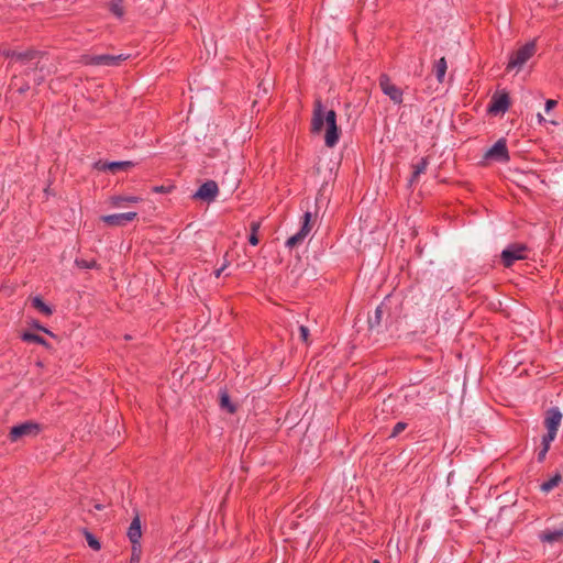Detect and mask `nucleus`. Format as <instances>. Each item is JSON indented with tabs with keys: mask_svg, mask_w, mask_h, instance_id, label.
Wrapping results in <instances>:
<instances>
[{
	"mask_svg": "<svg viewBox=\"0 0 563 563\" xmlns=\"http://www.w3.org/2000/svg\"><path fill=\"white\" fill-rule=\"evenodd\" d=\"M311 132L314 136L323 135L324 141H338L340 137L335 112L325 110L320 101L314 104Z\"/></svg>",
	"mask_w": 563,
	"mask_h": 563,
	"instance_id": "1",
	"label": "nucleus"
},
{
	"mask_svg": "<svg viewBox=\"0 0 563 563\" xmlns=\"http://www.w3.org/2000/svg\"><path fill=\"white\" fill-rule=\"evenodd\" d=\"M536 43L529 42L516 51L509 58L508 69H521L522 66L534 55Z\"/></svg>",
	"mask_w": 563,
	"mask_h": 563,
	"instance_id": "2",
	"label": "nucleus"
},
{
	"mask_svg": "<svg viewBox=\"0 0 563 563\" xmlns=\"http://www.w3.org/2000/svg\"><path fill=\"white\" fill-rule=\"evenodd\" d=\"M130 55L128 54H119V55H110V54H100V55H87L84 57V63L87 65L93 66H118L121 62L126 60Z\"/></svg>",
	"mask_w": 563,
	"mask_h": 563,
	"instance_id": "3",
	"label": "nucleus"
},
{
	"mask_svg": "<svg viewBox=\"0 0 563 563\" xmlns=\"http://www.w3.org/2000/svg\"><path fill=\"white\" fill-rule=\"evenodd\" d=\"M500 257L505 267H511L515 262L527 258V246L519 243L510 244L501 252Z\"/></svg>",
	"mask_w": 563,
	"mask_h": 563,
	"instance_id": "4",
	"label": "nucleus"
},
{
	"mask_svg": "<svg viewBox=\"0 0 563 563\" xmlns=\"http://www.w3.org/2000/svg\"><path fill=\"white\" fill-rule=\"evenodd\" d=\"M562 421V413L559 408L552 407L547 410L544 426L547 428V433L543 438H547L548 441H554L556 437L558 429Z\"/></svg>",
	"mask_w": 563,
	"mask_h": 563,
	"instance_id": "5",
	"label": "nucleus"
},
{
	"mask_svg": "<svg viewBox=\"0 0 563 563\" xmlns=\"http://www.w3.org/2000/svg\"><path fill=\"white\" fill-rule=\"evenodd\" d=\"M40 432V426L32 421H26L11 428L9 439L16 442L25 437H35Z\"/></svg>",
	"mask_w": 563,
	"mask_h": 563,
	"instance_id": "6",
	"label": "nucleus"
},
{
	"mask_svg": "<svg viewBox=\"0 0 563 563\" xmlns=\"http://www.w3.org/2000/svg\"><path fill=\"white\" fill-rule=\"evenodd\" d=\"M3 55L14 59L15 62L21 63L22 65L31 64L37 67L40 63V58L42 57V53L37 51H25V52H16V51H4Z\"/></svg>",
	"mask_w": 563,
	"mask_h": 563,
	"instance_id": "7",
	"label": "nucleus"
},
{
	"mask_svg": "<svg viewBox=\"0 0 563 563\" xmlns=\"http://www.w3.org/2000/svg\"><path fill=\"white\" fill-rule=\"evenodd\" d=\"M310 221H311V213L310 212H306L303 214V222H302V225H301L300 230L296 234H294L290 238H288L287 241H286V246L288 249L296 247L297 245H299L307 238V235L311 231Z\"/></svg>",
	"mask_w": 563,
	"mask_h": 563,
	"instance_id": "8",
	"label": "nucleus"
},
{
	"mask_svg": "<svg viewBox=\"0 0 563 563\" xmlns=\"http://www.w3.org/2000/svg\"><path fill=\"white\" fill-rule=\"evenodd\" d=\"M509 108V97L506 92L495 93L488 106V112L493 115L504 114Z\"/></svg>",
	"mask_w": 563,
	"mask_h": 563,
	"instance_id": "9",
	"label": "nucleus"
},
{
	"mask_svg": "<svg viewBox=\"0 0 563 563\" xmlns=\"http://www.w3.org/2000/svg\"><path fill=\"white\" fill-rule=\"evenodd\" d=\"M379 85L383 92L390 98L395 103L402 102V91L390 82V79L386 75H382L379 79Z\"/></svg>",
	"mask_w": 563,
	"mask_h": 563,
	"instance_id": "10",
	"label": "nucleus"
},
{
	"mask_svg": "<svg viewBox=\"0 0 563 563\" xmlns=\"http://www.w3.org/2000/svg\"><path fill=\"white\" fill-rule=\"evenodd\" d=\"M136 212L114 213L102 216L101 221H103L106 224L110 227H122L125 225L128 222H131L134 219H136Z\"/></svg>",
	"mask_w": 563,
	"mask_h": 563,
	"instance_id": "11",
	"label": "nucleus"
},
{
	"mask_svg": "<svg viewBox=\"0 0 563 563\" xmlns=\"http://www.w3.org/2000/svg\"><path fill=\"white\" fill-rule=\"evenodd\" d=\"M484 158L500 163L508 162L509 154L506 143H494V145L485 153Z\"/></svg>",
	"mask_w": 563,
	"mask_h": 563,
	"instance_id": "12",
	"label": "nucleus"
},
{
	"mask_svg": "<svg viewBox=\"0 0 563 563\" xmlns=\"http://www.w3.org/2000/svg\"><path fill=\"white\" fill-rule=\"evenodd\" d=\"M218 192L219 188L217 183L208 180L198 188L194 197L206 201H212L218 196Z\"/></svg>",
	"mask_w": 563,
	"mask_h": 563,
	"instance_id": "13",
	"label": "nucleus"
},
{
	"mask_svg": "<svg viewBox=\"0 0 563 563\" xmlns=\"http://www.w3.org/2000/svg\"><path fill=\"white\" fill-rule=\"evenodd\" d=\"M95 168L98 170H110L111 173H118L120 170H126L128 168L133 166L131 161H119V162H106L98 161L95 163Z\"/></svg>",
	"mask_w": 563,
	"mask_h": 563,
	"instance_id": "14",
	"label": "nucleus"
},
{
	"mask_svg": "<svg viewBox=\"0 0 563 563\" xmlns=\"http://www.w3.org/2000/svg\"><path fill=\"white\" fill-rule=\"evenodd\" d=\"M141 537H142L141 521H140L139 516H136L130 523V527L128 529V538L131 541L132 545H134V544H141L140 543Z\"/></svg>",
	"mask_w": 563,
	"mask_h": 563,
	"instance_id": "15",
	"label": "nucleus"
},
{
	"mask_svg": "<svg viewBox=\"0 0 563 563\" xmlns=\"http://www.w3.org/2000/svg\"><path fill=\"white\" fill-rule=\"evenodd\" d=\"M140 200L141 199L139 197H136V196H121V195H117V196L110 197L109 202H110V205L112 207L120 208V207H123L126 203H136Z\"/></svg>",
	"mask_w": 563,
	"mask_h": 563,
	"instance_id": "16",
	"label": "nucleus"
},
{
	"mask_svg": "<svg viewBox=\"0 0 563 563\" xmlns=\"http://www.w3.org/2000/svg\"><path fill=\"white\" fill-rule=\"evenodd\" d=\"M428 164H429V158L422 157L417 163H415L412 165L413 170H412V175L410 178V184H413L415 181L418 180L419 176L426 172Z\"/></svg>",
	"mask_w": 563,
	"mask_h": 563,
	"instance_id": "17",
	"label": "nucleus"
},
{
	"mask_svg": "<svg viewBox=\"0 0 563 563\" xmlns=\"http://www.w3.org/2000/svg\"><path fill=\"white\" fill-rule=\"evenodd\" d=\"M562 481V477L560 474H555L554 476H552L550 479L543 482L541 485H540V489L548 494L550 493L553 488H555Z\"/></svg>",
	"mask_w": 563,
	"mask_h": 563,
	"instance_id": "18",
	"label": "nucleus"
},
{
	"mask_svg": "<svg viewBox=\"0 0 563 563\" xmlns=\"http://www.w3.org/2000/svg\"><path fill=\"white\" fill-rule=\"evenodd\" d=\"M220 406L222 409H225L229 413H234L236 408L231 402L230 396L227 391H221L220 394Z\"/></svg>",
	"mask_w": 563,
	"mask_h": 563,
	"instance_id": "19",
	"label": "nucleus"
},
{
	"mask_svg": "<svg viewBox=\"0 0 563 563\" xmlns=\"http://www.w3.org/2000/svg\"><path fill=\"white\" fill-rule=\"evenodd\" d=\"M383 313H384V310H383V306L380 305L375 309L374 314L368 318V325L371 329H374L380 324Z\"/></svg>",
	"mask_w": 563,
	"mask_h": 563,
	"instance_id": "20",
	"label": "nucleus"
},
{
	"mask_svg": "<svg viewBox=\"0 0 563 563\" xmlns=\"http://www.w3.org/2000/svg\"><path fill=\"white\" fill-rule=\"evenodd\" d=\"M32 306L45 316H51L53 312L51 307L47 306L40 297H34L32 299Z\"/></svg>",
	"mask_w": 563,
	"mask_h": 563,
	"instance_id": "21",
	"label": "nucleus"
},
{
	"mask_svg": "<svg viewBox=\"0 0 563 563\" xmlns=\"http://www.w3.org/2000/svg\"><path fill=\"white\" fill-rule=\"evenodd\" d=\"M446 68L448 65L445 58H440L435 64V76L440 82H442L445 77Z\"/></svg>",
	"mask_w": 563,
	"mask_h": 563,
	"instance_id": "22",
	"label": "nucleus"
},
{
	"mask_svg": "<svg viewBox=\"0 0 563 563\" xmlns=\"http://www.w3.org/2000/svg\"><path fill=\"white\" fill-rule=\"evenodd\" d=\"M260 228H261L260 221H253L250 224L251 234L249 236V242H250V244H252L254 246L258 244L257 232H258Z\"/></svg>",
	"mask_w": 563,
	"mask_h": 563,
	"instance_id": "23",
	"label": "nucleus"
},
{
	"mask_svg": "<svg viewBox=\"0 0 563 563\" xmlns=\"http://www.w3.org/2000/svg\"><path fill=\"white\" fill-rule=\"evenodd\" d=\"M22 340L25 342H34V343L45 345V346L48 345L44 338H42L38 334L32 333V332H24L22 334Z\"/></svg>",
	"mask_w": 563,
	"mask_h": 563,
	"instance_id": "24",
	"label": "nucleus"
},
{
	"mask_svg": "<svg viewBox=\"0 0 563 563\" xmlns=\"http://www.w3.org/2000/svg\"><path fill=\"white\" fill-rule=\"evenodd\" d=\"M563 537V530L549 531L542 534L541 539L547 542L558 541Z\"/></svg>",
	"mask_w": 563,
	"mask_h": 563,
	"instance_id": "25",
	"label": "nucleus"
},
{
	"mask_svg": "<svg viewBox=\"0 0 563 563\" xmlns=\"http://www.w3.org/2000/svg\"><path fill=\"white\" fill-rule=\"evenodd\" d=\"M110 11L118 18H121L124 13L121 0H112L110 3Z\"/></svg>",
	"mask_w": 563,
	"mask_h": 563,
	"instance_id": "26",
	"label": "nucleus"
},
{
	"mask_svg": "<svg viewBox=\"0 0 563 563\" xmlns=\"http://www.w3.org/2000/svg\"><path fill=\"white\" fill-rule=\"evenodd\" d=\"M553 441H548L547 438L542 437V449L538 453V461L542 462L545 459V455L550 449V445Z\"/></svg>",
	"mask_w": 563,
	"mask_h": 563,
	"instance_id": "27",
	"label": "nucleus"
},
{
	"mask_svg": "<svg viewBox=\"0 0 563 563\" xmlns=\"http://www.w3.org/2000/svg\"><path fill=\"white\" fill-rule=\"evenodd\" d=\"M85 534H86V540H87L88 545H89L91 549L96 550V551L100 550L101 544H100V542L96 539V537H95L92 533L88 532V531H86V532H85Z\"/></svg>",
	"mask_w": 563,
	"mask_h": 563,
	"instance_id": "28",
	"label": "nucleus"
},
{
	"mask_svg": "<svg viewBox=\"0 0 563 563\" xmlns=\"http://www.w3.org/2000/svg\"><path fill=\"white\" fill-rule=\"evenodd\" d=\"M141 552H142L141 544L132 545V554H131L130 563H141Z\"/></svg>",
	"mask_w": 563,
	"mask_h": 563,
	"instance_id": "29",
	"label": "nucleus"
},
{
	"mask_svg": "<svg viewBox=\"0 0 563 563\" xmlns=\"http://www.w3.org/2000/svg\"><path fill=\"white\" fill-rule=\"evenodd\" d=\"M407 428V423L406 422H402V421H399L395 424V427L393 428V431L390 433V437L391 438H395L397 437L398 434H400L405 429Z\"/></svg>",
	"mask_w": 563,
	"mask_h": 563,
	"instance_id": "30",
	"label": "nucleus"
},
{
	"mask_svg": "<svg viewBox=\"0 0 563 563\" xmlns=\"http://www.w3.org/2000/svg\"><path fill=\"white\" fill-rule=\"evenodd\" d=\"M299 336L302 342L308 343L309 339V329L306 325H299L298 328Z\"/></svg>",
	"mask_w": 563,
	"mask_h": 563,
	"instance_id": "31",
	"label": "nucleus"
},
{
	"mask_svg": "<svg viewBox=\"0 0 563 563\" xmlns=\"http://www.w3.org/2000/svg\"><path fill=\"white\" fill-rule=\"evenodd\" d=\"M556 106V101L549 99L545 102V112H550Z\"/></svg>",
	"mask_w": 563,
	"mask_h": 563,
	"instance_id": "32",
	"label": "nucleus"
},
{
	"mask_svg": "<svg viewBox=\"0 0 563 563\" xmlns=\"http://www.w3.org/2000/svg\"><path fill=\"white\" fill-rule=\"evenodd\" d=\"M155 192H166V189L164 186H156L154 187Z\"/></svg>",
	"mask_w": 563,
	"mask_h": 563,
	"instance_id": "33",
	"label": "nucleus"
},
{
	"mask_svg": "<svg viewBox=\"0 0 563 563\" xmlns=\"http://www.w3.org/2000/svg\"><path fill=\"white\" fill-rule=\"evenodd\" d=\"M223 271H224V267H220V268L216 269V272H214V276H216L217 278H218V277H220Z\"/></svg>",
	"mask_w": 563,
	"mask_h": 563,
	"instance_id": "34",
	"label": "nucleus"
},
{
	"mask_svg": "<svg viewBox=\"0 0 563 563\" xmlns=\"http://www.w3.org/2000/svg\"><path fill=\"white\" fill-rule=\"evenodd\" d=\"M36 328L38 330H41V331H44V332L48 333L49 335H53V333L51 331H48L47 329H45L44 327H41V325L37 324Z\"/></svg>",
	"mask_w": 563,
	"mask_h": 563,
	"instance_id": "35",
	"label": "nucleus"
},
{
	"mask_svg": "<svg viewBox=\"0 0 563 563\" xmlns=\"http://www.w3.org/2000/svg\"><path fill=\"white\" fill-rule=\"evenodd\" d=\"M336 143H332V142H329V143H325V147L327 148H332Z\"/></svg>",
	"mask_w": 563,
	"mask_h": 563,
	"instance_id": "36",
	"label": "nucleus"
},
{
	"mask_svg": "<svg viewBox=\"0 0 563 563\" xmlns=\"http://www.w3.org/2000/svg\"><path fill=\"white\" fill-rule=\"evenodd\" d=\"M538 120H539V122L545 121L544 118L540 113L538 114Z\"/></svg>",
	"mask_w": 563,
	"mask_h": 563,
	"instance_id": "37",
	"label": "nucleus"
},
{
	"mask_svg": "<svg viewBox=\"0 0 563 563\" xmlns=\"http://www.w3.org/2000/svg\"><path fill=\"white\" fill-rule=\"evenodd\" d=\"M34 80L40 84L43 80V77L34 78Z\"/></svg>",
	"mask_w": 563,
	"mask_h": 563,
	"instance_id": "38",
	"label": "nucleus"
},
{
	"mask_svg": "<svg viewBox=\"0 0 563 563\" xmlns=\"http://www.w3.org/2000/svg\"><path fill=\"white\" fill-rule=\"evenodd\" d=\"M229 263L227 261H224V263L222 264L221 267H224V269L228 267Z\"/></svg>",
	"mask_w": 563,
	"mask_h": 563,
	"instance_id": "39",
	"label": "nucleus"
},
{
	"mask_svg": "<svg viewBox=\"0 0 563 563\" xmlns=\"http://www.w3.org/2000/svg\"><path fill=\"white\" fill-rule=\"evenodd\" d=\"M85 267L89 268V267H91V265H88V263H85Z\"/></svg>",
	"mask_w": 563,
	"mask_h": 563,
	"instance_id": "40",
	"label": "nucleus"
},
{
	"mask_svg": "<svg viewBox=\"0 0 563 563\" xmlns=\"http://www.w3.org/2000/svg\"><path fill=\"white\" fill-rule=\"evenodd\" d=\"M85 267L89 268V267H91V265H88V263H85Z\"/></svg>",
	"mask_w": 563,
	"mask_h": 563,
	"instance_id": "41",
	"label": "nucleus"
},
{
	"mask_svg": "<svg viewBox=\"0 0 563 563\" xmlns=\"http://www.w3.org/2000/svg\"><path fill=\"white\" fill-rule=\"evenodd\" d=\"M373 563H379V561H378V560H375Z\"/></svg>",
	"mask_w": 563,
	"mask_h": 563,
	"instance_id": "42",
	"label": "nucleus"
}]
</instances>
